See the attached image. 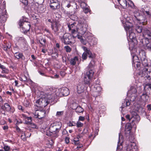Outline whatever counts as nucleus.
Here are the masks:
<instances>
[{"instance_id": "f257e3e1", "label": "nucleus", "mask_w": 151, "mask_h": 151, "mask_svg": "<svg viewBox=\"0 0 151 151\" xmlns=\"http://www.w3.org/2000/svg\"><path fill=\"white\" fill-rule=\"evenodd\" d=\"M40 98L37 100L36 102V106L37 107H42L47 106L48 104L47 99H52L53 98L52 94L47 92L44 93L43 92H40Z\"/></svg>"}, {"instance_id": "f03ea898", "label": "nucleus", "mask_w": 151, "mask_h": 151, "mask_svg": "<svg viewBox=\"0 0 151 151\" xmlns=\"http://www.w3.org/2000/svg\"><path fill=\"white\" fill-rule=\"evenodd\" d=\"M62 127V124L60 122H55L51 123L49 128L50 133L47 134L49 136H51L52 134L57 135L59 133Z\"/></svg>"}, {"instance_id": "7ed1b4c3", "label": "nucleus", "mask_w": 151, "mask_h": 151, "mask_svg": "<svg viewBox=\"0 0 151 151\" xmlns=\"http://www.w3.org/2000/svg\"><path fill=\"white\" fill-rule=\"evenodd\" d=\"M124 27L125 29L127 36L131 40L134 39L136 36L135 33L133 32L132 27L131 23L127 22L124 24Z\"/></svg>"}, {"instance_id": "20e7f679", "label": "nucleus", "mask_w": 151, "mask_h": 151, "mask_svg": "<svg viewBox=\"0 0 151 151\" xmlns=\"http://www.w3.org/2000/svg\"><path fill=\"white\" fill-rule=\"evenodd\" d=\"M76 37H73L72 35H71L70 33H66L61 38V40L65 44H73L75 42V38Z\"/></svg>"}, {"instance_id": "39448f33", "label": "nucleus", "mask_w": 151, "mask_h": 151, "mask_svg": "<svg viewBox=\"0 0 151 151\" xmlns=\"http://www.w3.org/2000/svg\"><path fill=\"white\" fill-rule=\"evenodd\" d=\"M88 27V25L85 20L80 21L78 24V33L84 34L87 30Z\"/></svg>"}, {"instance_id": "423d86ee", "label": "nucleus", "mask_w": 151, "mask_h": 151, "mask_svg": "<svg viewBox=\"0 0 151 151\" xmlns=\"http://www.w3.org/2000/svg\"><path fill=\"white\" fill-rule=\"evenodd\" d=\"M68 27L69 32L73 35V37H76L77 32L78 33V24L76 26V23L74 22L71 24H68Z\"/></svg>"}, {"instance_id": "0eeeda50", "label": "nucleus", "mask_w": 151, "mask_h": 151, "mask_svg": "<svg viewBox=\"0 0 151 151\" xmlns=\"http://www.w3.org/2000/svg\"><path fill=\"white\" fill-rule=\"evenodd\" d=\"M137 90L136 88L134 87H131L130 89L127 93V95L130 98V100L132 101H135L137 97Z\"/></svg>"}, {"instance_id": "6e6552de", "label": "nucleus", "mask_w": 151, "mask_h": 151, "mask_svg": "<svg viewBox=\"0 0 151 151\" xmlns=\"http://www.w3.org/2000/svg\"><path fill=\"white\" fill-rule=\"evenodd\" d=\"M133 10L134 16L139 21V23L140 24H145L146 21V19L145 18H143L142 16H140L139 10L138 9H135Z\"/></svg>"}, {"instance_id": "1a4fd4ad", "label": "nucleus", "mask_w": 151, "mask_h": 151, "mask_svg": "<svg viewBox=\"0 0 151 151\" xmlns=\"http://www.w3.org/2000/svg\"><path fill=\"white\" fill-rule=\"evenodd\" d=\"M94 64V62L93 61H92L89 64L87 68V71L85 74L86 76L90 77L91 78L92 77L94 74V72L93 70Z\"/></svg>"}, {"instance_id": "9d476101", "label": "nucleus", "mask_w": 151, "mask_h": 151, "mask_svg": "<svg viewBox=\"0 0 151 151\" xmlns=\"http://www.w3.org/2000/svg\"><path fill=\"white\" fill-rule=\"evenodd\" d=\"M69 93V89L67 88H63L56 91V95L59 96H66Z\"/></svg>"}, {"instance_id": "9b49d317", "label": "nucleus", "mask_w": 151, "mask_h": 151, "mask_svg": "<svg viewBox=\"0 0 151 151\" xmlns=\"http://www.w3.org/2000/svg\"><path fill=\"white\" fill-rule=\"evenodd\" d=\"M82 47L85 51L82 55V58L83 60H85L87 58V55H88L89 58H93L95 57V55L92 54L91 51L88 50L86 47Z\"/></svg>"}, {"instance_id": "f8f14e48", "label": "nucleus", "mask_w": 151, "mask_h": 151, "mask_svg": "<svg viewBox=\"0 0 151 151\" xmlns=\"http://www.w3.org/2000/svg\"><path fill=\"white\" fill-rule=\"evenodd\" d=\"M19 25L22 32L25 33L28 31L30 29V25L29 23L24 24L22 20H20L19 23Z\"/></svg>"}, {"instance_id": "ddd939ff", "label": "nucleus", "mask_w": 151, "mask_h": 151, "mask_svg": "<svg viewBox=\"0 0 151 151\" xmlns=\"http://www.w3.org/2000/svg\"><path fill=\"white\" fill-rule=\"evenodd\" d=\"M147 68H144V71L142 72H139V75H140L141 76H145V77L149 79L150 80L151 79V71L150 70V69Z\"/></svg>"}, {"instance_id": "4468645a", "label": "nucleus", "mask_w": 151, "mask_h": 151, "mask_svg": "<svg viewBox=\"0 0 151 151\" xmlns=\"http://www.w3.org/2000/svg\"><path fill=\"white\" fill-rule=\"evenodd\" d=\"M33 114L35 118L41 119L45 116V112L44 110H36Z\"/></svg>"}, {"instance_id": "2eb2a0df", "label": "nucleus", "mask_w": 151, "mask_h": 151, "mask_svg": "<svg viewBox=\"0 0 151 151\" xmlns=\"http://www.w3.org/2000/svg\"><path fill=\"white\" fill-rule=\"evenodd\" d=\"M7 18L6 10H3L0 8V23H4L6 20Z\"/></svg>"}, {"instance_id": "dca6fc26", "label": "nucleus", "mask_w": 151, "mask_h": 151, "mask_svg": "<svg viewBox=\"0 0 151 151\" xmlns=\"http://www.w3.org/2000/svg\"><path fill=\"white\" fill-rule=\"evenodd\" d=\"M137 146L134 141H131L126 147V151H136Z\"/></svg>"}, {"instance_id": "f3484780", "label": "nucleus", "mask_w": 151, "mask_h": 151, "mask_svg": "<svg viewBox=\"0 0 151 151\" xmlns=\"http://www.w3.org/2000/svg\"><path fill=\"white\" fill-rule=\"evenodd\" d=\"M143 35L144 38L143 39H149L151 38V30L146 28L144 29L143 31Z\"/></svg>"}, {"instance_id": "a211bd4d", "label": "nucleus", "mask_w": 151, "mask_h": 151, "mask_svg": "<svg viewBox=\"0 0 151 151\" xmlns=\"http://www.w3.org/2000/svg\"><path fill=\"white\" fill-rule=\"evenodd\" d=\"M101 88L99 85L94 87V89L92 95L94 97H96L100 95V92L101 91Z\"/></svg>"}, {"instance_id": "6ab92c4d", "label": "nucleus", "mask_w": 151, "mask_h": 151, "mask_svg": "<svg viewBox=\"0 0 151 151\" xmlns=\"http://www.w3.org/2000/svg\"><path fill=\"white\" fill-rule=\"evenodd\" d=\"M51 27L54 32H56L60 28V25L58 21H54L52 23Z\"/></svg>"}, {"instance_id": "aec40b11", "label": "nucleus", "mask_w": 151, "mask_h": 151, "mask_svg": "<svg viewBox=\"0 0 151 151\" xmlns=\"http://www.w3.org/2000/svg\"><path fill=\"white\" fill-rule=\"evenodd\" d=\"M142 40L145 48L151 50V42H150L148 39H143Z\"/></svg>"}, {"instance_id": "412c9836", "label": "nucleus", "mask_w": 151, "mask_h": 151, "mask_svg": "<svg viewBox=\"0 0 151 151\" xmlns=\"http://www.w3.org/2000/svg\"><path fill=\"white\" fill-rule=\"evenodd\" d=\"M131 123L132 124L133 123H134L133 124H134L136 123H137L139 122L140 120V118L138 115L135 114L132 116H131Z\"/></svg>"}, {"instance_id": "4be33fe9", "label": "nucleus", "mask_w": 151, "mask_h": 151, "mask_svg": "<svg viewBox=\"0 0 151 151\" xmlns=\"http://www.w3.org/2000/svg\"><path fill=\"white\" fill-rule=\"evenodd\" d=\"M31 134L27 131L24 132L23 131L21 132V138L24 140L25 139L26 137H29L31 136Z\"/></svg>"}, {"instance_id": "5701e85b", "label": "nucleus", "mask_w": 151, "mask_h": 151, "mask_svg": "<svg viewBox=\"0 0 151 151\" xmlns=\"http://www.w3.org/2000/svg\"><path fill=\"white\" fill-rule=\"evenodd\" d=\"M84 86L82 84L78 85L77 87V92L78 93H81L83 92L84 91Z\"/></svg>"}, {"instance_id": "b1692460", "label": "nucleus", "mask_w": 151, "mask_h": 151, "mask_svg": "<svg viewBox=\"0 0 151 151\" xmlns=\"http://www.w3.org/2000/svg\"><path fill=\"white\" fill-rule=\"evenodd\" d=\"M14 55L15 57L18 59H24V56L23 54L19 52L14 53Z\"/></svg>"}, {"instance_id": "393cba45", "label": "nucleus", "mask_w": 151, "mask_h": 151, "mask_svg": "<svg viewBox=\"0 0 151 151\" xmlns=\"http://www.w3.org/2000/svg\"><path fill=\"white\" fill-rule=\"evenodd\" d=\"M137 58V57L136 56H133V65L134 66V67H136L137 69L138 70H139L140 69V68H139L140 67V63L139 62H135L134 61V60H133V58Z\"/></svg>"}, {"instance_id": "a878e982", "label": "nucleus", "mask_w": 151, "mask_h": 151, "mask_svg": "<svg viewBox=\"0 0 151 151\" xmlns=\"http://www.w3.org/2000/svg\"><path fill=\"white\" fill-rule=\"evenodd\" d=\"M132 125H134V124L132 123L131 122L128 124H127L125 128V131L129 132V133H130V131L132 129Z\"/></svg>"}, {"instance_id": "bb28decb", "label": "nucleus", "mask_w": 151, "mask_h": 151, "mask_svg": "<svg viewBox=\"0 0 151 151\" xmlns=\"http://www.w3.org/2000/svg\"><path fill=\"white\" fill-rule=\"evenodd\" d=\"M141 60L142 65L145 67V68H147L149 69L151 68V67L148 66L147 64V60L146 59H145L144 58H141Z\"/></svg>"}, {"instance_id": "cd10ccee", "label": "nucleus", "mask_w": 151, "mask_h": 151, "mask_svg": "<svg viewBox=\"0 0 151 151\" xmlns=\"http://www.w3.org/2000/svg\"><path fill=\"white\" fill-rule=\"evenodd\" d=\"M50 7L52 9L55 10L60 8L59 2L55 3V4L50 5Z\"/></svg>"}, {"instance_id": "c85d7f7f", "label": "nucleus", "mask_w": 151, "mask_h": 151, "mask_svg": "<svg viewBox=\"0 0 151 151\" xmlns=\"http://www.w3.org/2000/svg\"><path fill=\"white\" fill-rule=\"evenodd\" d=\"M141 99L145 102L147 101L149 99V96L146 94V93H144L140 96Z\"/></svg>"}, {"instance_id": "c756f323", "label": "nucleus", "mask_w": 151, "mask_h": 151, "mask_svg": "<svg viewBox=\"0 0 151 151\" xmlns=\"http://www.w3.org/2000/svg\"><path fill=\"white\" fill-rule=\"evenodd\" d=\"M78 60V58L77 57H75L73 58H71L70 61V63L71 65H75L76 62Z\"/></svg>"}, {"instance_id": "7c9ffc66", "label": "nucleus", "mask_w": 151, "mask_h": 151, "mask_svg": "<svg viewBox=\"0 0 151 151\" xmlns=\"http://www.w3.org/2000/svg\"><path fill=\"white\" fill-rule=\"evenodd\" d=\"M20 80L22 81H27L32 82V81L25 75H22L20 78Z\"/></svg>"}, {"instance_id": "2f4dec72", "label": "nucleus", "mask_w": 151, "mask_h": 151, "mask_svg": "<svg viewBox=\"0 0 151 151\" xmlns=\"http://www.w3.org/2000/svg\"><path fill=\"white\" fill-rule=\"evenodd\" d=\"M75 109L77 113H83L84 111V109L81 107L80 106H78Z\"/></svg>"}, {"instance_id": "473e14b6", "label": "nucleus", "mask_w": 151, "mask_h": 151, "mask_svg": "<svg viewBox=\"0 0 151 151\" xmlns=\"http://www.w3.org/2000/svg\"><path fill=\"white\" fill-rule=\"evenodd\" d=\"M11 47V44L10 42L7 43L5 45H3V47L4 50L7 51L8 49H10Z\"/></svg>"}, {"instance_id": "72a5a7b5", "label": "nucleus", "mask_w": 151, "mask_h": 151, "mask_svg": "<svg viewBox=\"0 0 151 151\" xmlns=\"http://www.w3.org/2000/svg\"><path fill=\"white\" fill-rule=\"evenodd\" d=\"M91 78L90 77H87L86 76L84 75V81L85 83L87 84L88 85H90V81Z\"/></svg>"}, {"instance_id": "f704fd0d", "label": "nucleus", "mask_w": 151, "mask_h": 151, "mask_svg": "<svg viewBox=\"0 0 151 151\" xmlns=\"http://www.w3.org/2000/svg\"><path fill=\"white\" fill-rule=\"evenodd\" d=\"M39 41L40 43L42 45H44L46 40L45 39L43 38L42 36H40L39 38Z\"/></svg>"}, {"instance_id": "c9c22d12", "label": "nucleus", "mask_w": 151, "mask_h": 151, "mask_svg": "<svg viewBox=\"0 0 151 151\" xmlns=\"http://www.w3.org/2000/svg\"><path fill=\"white\" fill-rule=\"evenodd\" d=\"M25 121V123L27 124H31V122L32 121V117H27L25 120H24Z\"/></svg>"}, {"instance_id": "e433bc0d", "label": "nucleus", "mask_w": 151, "mask_h": 151, "mask_svg": "<svg viewBox=\"0 0 151 151\" xmlns=\"http://www.w3.org/2000/svg\"><path fill=\"white\" fill-rule=\"evenodd\" d=\"M94 37L91 35H90L89 36H86V41L89 43V44L90 43L92 42V40L94 39Z\"/></svg>"}, {"instance_id": "4c0bfd02", "label": "nucleus", "mask_w": 151, "mask_h": 151, "mask_svg": "<svg viewBox=\"0 0 151 151\" xmlns=\"http://www.w3.org/2000/svg\"><path fill=\"white\" fill-rule=\"evenodd\" d=\"M120 134L119 133V141L118 142V144L117 145V150L118 151L119 150L121 149L122 147V145L121 143H120V145H119V142L120 141Z\"/></svg>"}, {"instance_id": "58836bf2", "label": "nucleus", "mask_w": 151, "mask_h": 151, "mask_svg": "<svg viewBox=\"0 0 151 151\" xmlns=\"http://www.w3.org/2000/svg\"><path fill=\"white\" fill-rule=\"evenodd\" d=\"M135 30L138 33H140L142 31V27L139 26H136L135 27Z\"/></svg>"}, {"instance_id": "ea45409f", "label": "nucleus", "mask_w": 151, "mask_h": 151, "mask_svg": "<svg viewBox=\"0 0 151 151\" xmlns=\"http://www.w3.org/2000/svg\"><path fill=\"white\" fill-rule=\"evenodd\" d=\"M3 149L4 151H10V147L8 145L4 144Z\"/></svg>"}, {"instance_id": "a19ab883", "label": "nucleus", "mask_w": 151, "mask_h": 151, "mask_svg": "<svg viewBox=\"0 0 151 151\" xmlns=\"http://www.w3.org/2000/svg\"><path fill=\"white\" fill-rule=\"evenodd\" d=\"M134 48V43L133 42L129 43V49L130 50H133Z\"/></svg>"}, {"instance_id": "79ce46f5", "label": "nucleus", "mask_w": 151, "mask_h": 151, "mask_svg": "<svg viewBox=\"0 0 151 151\" xmlns=\"http://www.w3.org/2000/svg\"><path fill=\"white\" fill-rule=\"evenodd\" d=\"M97 43V39L95 37L92 40V42L89 44L90 45H95Z\"/></svg>"}, {"instance_id": "37998d69", "label": "nucleus", "mask_w": 151, "mask_h": 151, "mask_svg": "<svg viewBox=\"0 0 151 151\" xmlns=\"http://www.w3.org/2000/svg\"><path fill=\"white\" fill-rule=\"evenodd\" d=\"M4 106L6 110L7 111H9L11 109V107L8 103H6L4 105Z\"/></svg>"}, {"instance_id": "c03bdc74", "label": "nucleus", "mask_w": 151, "mask_h": 151, "mask_svg": "<svg viewBox=\"0 0 151 151\" xmlns=\"http://www.w3.org/2000/svg\"><path fill=\"white\" fill-rule=\"evenodd\" d=\"M55 19L56 21H58V20L61 18V15L58 13H56L55 14Z\"/></svg>"}, {"instance_id": "a18cd8bd", "label": "nucleus", "mask_w": 151, "mask_h": 151, "mask_svg": "<svg viewBox=\"0 0 151 151\" xmlns=\"http://www.w3.org/2000/svg\"><path fill=\"white\" fill-rule=\"evenodd\" d=\"M64 114L63 111H57L56 113V116L58 117H60L63 115Z\"/></svg>"}, {"instance_id": "49530a36", "label": "nucleus", "mask_w": 151, "mask_h": 151, "mask_svg": "<svg viewBox=\"0 0 151 151\" xmlns=\"http://www.w3.org/2000/svg\"><path fill=\"white\" fill-rule=\"evenodd\" d=\"M80 3V6L83 9L86 6V4L85 3L84 1H81L79 2Z\"/></svg>"}, {"instance_id": "de8ad7c7", "label": "nucleus", "mask_w": 151, "mask_h": 151, "mask_svg": "<svg viewBox=\"0 0 151 151\" xmlns=\"http://www.w3.org/2000/svg\"><path fill=\"white\" fill-rule=\"evenodd\" d=\"M64 48L65 49L66 51L68 52H70L71 50V48L68 46H65Z\"/></svg>"}, {"instance_id": "09e8293b", "label": "nucleus", "mask_w": 151, "mask_h": 151, "mask_svg": "<svg viewBox=\"0 0 151 151\" xmlns=\"http://www.w3.org/2000/svg\"><path fill=\"white\" fill-rule=\"evenodd\" d=\"M9 70L6 68L2 70L1 73H9Z\"/></svg>"}, {"instance_id": "8fccbe9b", "label": "nucleus", "mask_w": 151, "mask_h": 151, "mask_svg": "<svg viewBox=\"0 0 151 151\" xmlns=\"http://www.w3.org/2000/svg\"><path fill=\"white\" fill-rule=\"evenodd\" d=\"M83 123H81V122H79V121L77 122L76 125L77 127H81L83 126Z\"/></svg>"}, {"instance_id": "3c124183", "label": "nucleus", "mask_w": 151, "mask_h": 151, "mask_svg": "<svg viewBox=\"0 0 151 151\" xmlns=\"http://www.w3.org/2000/svg\"><path fill=\"white\" fill-rule=\"evenodd\" d=\"M125 117L127 119V120L129 121V122H131V116H130L129 115L127 114L126 116Z\"/></svg>"}, {"instance_id": "603ef678", "label": "nucleus", "mask_w": 151, "mask_h": 151, "mask_svg": "<svg viewBox=\"0 0 151 151\" xmlns=\"http://www.w3.org/2000/svg\"><path fill=\"white\" fill-rule=\"evenodd\" d=\"M18 108L19 110H21L22 112H25L24 109L22 106L20 105H18Z\"/></svg>"}, {"instance_id": "864d4df0", "label": "nucleus", "mask_w": 151, "mask_h": 151, "mask_svg": "<svg viewBox=\"0 0 151 151\" xmlns=\"http://www.w3.org/2000/svg\"><path fill=\"white\" fill-rule=\"evenodd\" d=\"M68 125L69 126L72 127L75 126L76 124L73 122H70L68 123Z\"/></svg>"}, {"instance_id": "5fc2aeb1", "label": "nucleus", "mask_w": 151, "mask_h": 151, "mask_svg": "<svg viewBox=\"0 0 151 151\" xmlns=\"http://www.w3.org/2000/svg\"><path fill=\"white\" fill-rule=\"evenodd\" d=\"M83 11L86 14L88 13L89 11V9L86 7L83 8Z\"/></svg>"}, {"instance_id": "6e6d98bb", "label": "nucleus", "mask_w": 151, "mask_h": 151, "mask_svg": "<svg viewBox=\"0 0 151 151\" xmlns=\"http://www.w3.org/2000/svg\"><path fill=\"white\" fill-rule=\"evenodd\" d=\"M59 2L58 0H50V5L51 4H55V3Z\"/></svg>"}, {"instance_id": "4d7b16f0", "label": "nucleus", "mask_w": 151, "mask_h": 151, "mask_svg": "<svg viewBox=\"0 0 151 151\" xmlns=\"http://www.w3.org/2000/svg\"><path fill=\"white\" fill-rule=\"evenodd\" d=\"M23 3L24 5H27V0H20Z\"/></svg>"}, {"instance_id": "13d9d810", "label": "nucleus", "mask_w": 151, "mask_h": 151, "mask_svg": "<svg viewBox=\"0 0 151 151\" xmlns=\"http://www.w3.org/2000/svg\"><path fill=\"white\" fill-rule=\"evenodd\" d=\"M21 117L24 120L27 117V116L24 114H21L20 115Z\"/></svg>"}, {"instance_id": "bf43d9fd", "label": "nucleus", "mask_w": 151, "mask_h": 151, "mask_svg": "<svg viewBox=\"0 0 151 151\" xmlns=\"http://www.w3.org/2000/svg\"><path fill=\"white\" fill-rule=\"evenodd\" d=\"M28 125H30L31 127L32 128H35L36 127V125L34 123H32V122H31V124H30Z\"/></svg>"}, {"instance_id": "052dcab7", "label": "nucleus", "mask_w": 151, "mask_h": 151, "mask_svg": "<svg viewBox=\"0 0 151 151\" xmlns=\"http://www.w3.org/2000/svg\"><path fill=\"white\" fill-rule=\"evenodd\" d=\"M81 42L83 44L85 45L87 43V41H86L85 40L83 39H81Z\"/></svg>"}, {"instance_id": "680f3d73", "label": "nucleus", "mask_w": 151, "mask_h": 151, "mask_svg": "<svg viewBox=\"0 0 151 151\" xmlns=\"http://www.w3.org/2000/svg\"><path fill=\"white\" fill-rule=\"evenodd\" d=\"M85 119V118L84 117L82 116H80L79 118V121H83Z\"/></svg>"}, {"instance_id": "e2e57ef3", "label": "nucleus", "mask_w": 151, "mask_h": 151, "mask_svg": "<svg viewBox=\"0 0 151 151\" xmlns=\"http://www.w3.org/2000/svg\"><path fill=\"white\" fill-rule=\"evenodd\" d=\"M49 142V144L50 145V146L51 147L53 144V142L52 141V140L50 139Z\"/></svg>"}, {"instance_id": "0e129e2a", "label": "nucleus", "mask_w": 151, "mask_h": 151, "mask_svg": "<svg viewBox=\"0 0 151 151\" xmlns=\"http://www.w3.org/2000/svg\"><path fill=\"white\" fill-rule=\"evenodd\" d=\"M60 74V75L62 77L64 76L65 75V73L63 71H61Z\"/></svg>"}, {"instance_id": "69168bd1", "label": "nucleus", "mask_w": 151, "mask_h": 151, "mask_svg": "<svg viewBox=\"0 0 151 151\" xmlns=\"http://www.w3.org/2000/svg\"><path fill=\"white\" fill-rule=\"evenodd\" d=\"M65 141L66 143H68L69 142V138L68 137H66L65 139Z\"/></svg>"}, {"instance_id": "338daca9", "label": "nucleus", "mask_w": 151, "mask_h": 151, "mask_svg": "<svg viewBox=\"0 0 151 151\" xmlns=\"http://www.w3.org/2000/svg\"><path fill=\"white\" fill-rule=\"evenodd\" d=\"M8 127L7 126H4L3 127V128L4 130H7L8 129Z\"/></svg>"}, {"instance_id": "774afa93", "label": "nucleus", "mask_w": 151, "mask_h": 151, "mask_svg": "<svg viewBox=\"0 0 151 151\" xmlns=\"http://www.w3.org/2000/svg\"><path fill=\"white\" fill-rule=\"evenodd\" d=\"M148 109L149 110H151V104H149L147 106Z\"/></svg>"}]
</instances>
